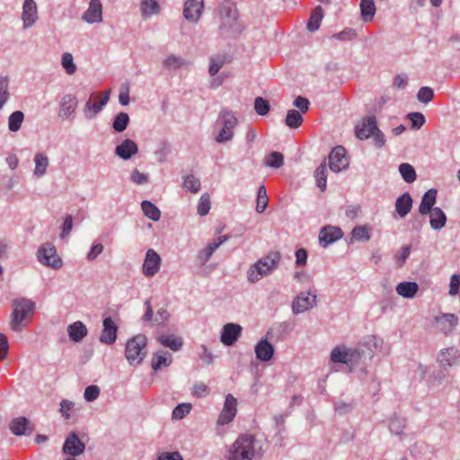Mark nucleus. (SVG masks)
Masks as SVG:
<instances>
[{"label":"nucleus","mask_w":460,"mask_h":460,"mask_svg":"<svg viewBox=\"0 0 460 460\" xmlns=\"http://www.w3.org/2000/svg\"><path fill=\"white\" fill-rule=\"evenodd\" d=\"M85 450V445L75 432H70L65 439L62 451L70 456H78Z\"/></svg>","instance_id":"nucleus-12"},{"label":"nucleus","mask_w":460,"mask_h":460,"mask_svg":"<svg viewBox=\"0 0 460 460\" xmlns=\"http://www.w3.org/2000/svg\"><path fill=\"white\" fill-rule=\"evenodd\" d=\"M302 114L296 110H289L287 113L285 123L290 128H298L303 122Z\"/></svg>","instance_id":"nucleus-44"},{"label":"nucleus","mask_w":460,"mask_h":460,"mask_svg":"<svg viewBox=\"0 0 460 460\" xmlns=\"http://www.w3.org/2000/svg\"><path fill=\"white\" fill-rule=\"evenodd\" d=\"M437 190L429 189L428 191L424 193L421 199L420 205L419 207V212L421 215H427L429 211L432 210L435 207L436 199H437Z\"/></svg>","instance_id":"nucleus-29"},{"label":"nucleus","mask_w":460,"mask_h":460,"mask_svg":"<svg viewBox=\"0 0 460 460\" xmlns=\"http://www.w3.org/2000/svg\"><path fill=\"white\" fill-rule=\"evenodd\" d=\"M406 420L404 418L394 416L389 420V429L394 435H401L405 429Z\"/></svg>","instance_id":"nucleus-46"},{"label":"nucleus","mask_w":460,"mask_h":460,"mask_svg":"<svg viewBox=\"0 0 460 460\" xmlns=\"http://www.w3.org/2000/svg\"><path fill=\"white\" fill-rule=\"evenodd\" d=\"M254 109L259 115L264 116L270 111V103L262 97H257L254 101Z\"/></svg>","instance_id":"nucleus-60"},{"label":"nucleus","mask_w":460,"mask_h":460,"mask_svg":"<svg viewBox=\"0 0 460 460\" xmlns=\"http://www.w3.org/2000/svg\"><path fill=\"white\" fill-rule=\"evenodd\" d=\"M34 162H35V169H34V175L36 177H42L46 174L47 169L49 167V158L48 156L43 153H38L34 156Z\"/></svg>","instance_id":"nucleus-36"},{"label":"nucleus","mask_w":460,"mask_h":460,"mask_svg":"<svg viewBox=\"0 0 460 460\" xmlns=\"http://www.w3.org/2000/svg\"><path fill=\"white\" fill-rule=\"evenodd\" d=\"M158 341L164 347L170 348L173 351H178L181 349L183 341L181 338L174 335L163 334L158 338Z\"/></svg>","instance_id":"nucleus-35"},{"label":"nucleus","mask_w":460,"mask_h":460,"mask_svg":"<svg viewBox=\"0 0 460 460\" xmlns=\"http://www.w3.org/2000/svg\"><path fill=\"white\" fill-rule=\"evenodd\" d=\"M103 328L100 335V341L103 344L111 345L117 340L118 326L111 317L103 319Z\"/></svg>","instance_id":"nucleus-20"},{"label":"nucleus","mask_w":460,"mask_h":460,"mask_svg":"<svg viewBox=\"0 0 460 460\" xmlns=\"http://www.w3.org/2000/svg\"><path fill=\"white\" fill-rule=\"evenodd\" d=\"M314 178L318 188L324 191L327 182V167L325 164H321L314 171Z\"/></svg>","instance_id":"nucleus-43"},{"label":"nucleus","mask_w":460,"mask_h":460,"mask_svg":"<svg viewBox=\"0 0 460 460\" xmlns=\"http://www.w3.org/2000/svg\"><path fill=\"white\" fill-rule=\"evenodd\" d=\"M160 11V5L156 0H142L140 4L141 16L144 19L150 18L157 14Z\"/></svg>","instance_id":"nucleus-33"},{"label":"nucleus","mask_w":460,"mask_h":460,"mask_svg":"<svg viewBox=\"0 0 460 460\" xmlns=\"http://www.w3.org/2000/svg\"><path fill=\"white\" fill-rule=\"evenodd\" d=\"M130 180L137 185H143L148 182L149 176L147 173L141 172L137 169H135L131 173Z\"/></svg>","instance_id":"nucleus-64"},{"label":"nucleus","mask_w":460,"mask_h":460,"mask_svg":"<svg viewBox=\"0 0 460 460\" xmlns=\"http://www.w3.org/2000/svg\"><path fill=\"white\" fill-rule=\"evenodd\" d=\"M316 305V296L310 293L301 292L292 303L294 314H302Z\"/></svg>","instance_id":"nucleus-15"},{"label":"nucleus","mask_w":460,"mask_h":460,"mask_svg":"<svg viewBox=\"0 0 460 460\" xmlns=\"http://www.w3.org/2000/svg\"><path fill=\"white\" fill-rule=\"evenodd\" d=\"M24 119V114L21 111H13L8 117V128L12 132L18 131Z\"/></svg>","instance_id":"nucleus-41"},{"label":"nucleus","mask_w":460,"mask_h":460,"mask_svg":"<svg viewBox=\"0 0 460 460\" xmlns=\"http://www.w3.org/2000/svg\"><path fill=\"white\" fill-rule=\"evenodd\" d=\"M183 187L192 193H197L200 190V181L193 174H190L183 179Z\"/></svg>","instance_id":"nucleus-53"},{"label":"nucleus","mask_w":460,"mask_h":460,"mask_svg":"<svg viewBox=\"0 0 460 460\" xmlns=\"http://www.w3.org/2000/svg\"><path fill=\"white\" fill-rule=\"evenodd\" d=\"M38 19L39 15L36 2L34 0H23L22 12L23 29L26 30L32 27Z\"/></svg>","instance_id":"nucleus-13"},{"label":"nucleus","mask_w":460,"mask_h":460,"mask_svg":"<svg viewBox=\"0 0 460 460\" xmlns=\"http://www.w3.org/2000/svg\"><path fill=\"white\" fill-rule=\"evenodd\" d=\"M264 442L254 436H239L227 450V460H258L263 456Z\"/></svg>","instance_id":"nucleus-2"},{"label":"nucleus","mask_w":460,"mask_h":460,"mask_svg":"<svg viewBox=\"0 0 460 460\" xmlns=\"http://www.w3.org/2000/svg\"><path fill=\"white\" fill-rule=\"evenodd\" d=\"M412 198L409 192L399 196L395 201V211L401 218L405 217L412 208Z\"/></svg>","instance_id":"nucleus-28"},{"label":"nucleus","mask_w":460,"mask_h":460,"mask_svg":"<svg viewBox=\"0 0 460 460\" xmlns=\"http://www.w3.org/2000/svg\"><path fill=\"white\" fill-rule=\"evenodd\" d=\"M161 257L153 249H149L146 253V258L142 266L143 274L146 277L155 276L160 270Z\"/></svg>","instance_id":"nucleus-14"},{"label":"nucleus","mask_w":460,"mask_h":460,"mask_svg":"<svg viewBox=\"0 0 460 460\" xmlns=\"http://www.w3.org/2000/svg\"><path fill=\"white\" fill-rule=\"evenodd\" d=\"M78 104L75 95L67 93L65 94L59 102L58 116L61 118L70 119L74 116Z\"/></svg>","instance_id":"nucleus-21"},{"label":"nucleus","mask_w":460,"mask_h":460,"mask_svg":"<svg viewBox=\"0 0 460 460\" xmlns=\"http://www.w3.org/2000/svg\"><path fill=\"white\" fill-rule=\"evenodd\" d=\"M110 100V91L104 93L102 98L98 102H92L91 99H89L83 109V112L84 115V118L87 119H93L96 117L98 113H100L104 106L108 103Z\"/></svg>","instance_id":"nucleus-18"},{"label":"nucleus","mask_w":460,"mask_h":460,"mask_svg":"<svg viewBox=\"0 0 460 460\" xmlns=\"http://www.w3.org/2000/svg\"><path fill=\"white\" fill-rule=\"evenodd\" d=\"M12 307L10 326L13 331L21 332L26 325V320L34 314L36 305L31 299L22 297L14 299Z\"/></svg>","instance_id":"nucleus-4"},{"label":"nucleus","mask_w":460,"mask_h":460,"mask_svg":"<svg viewBox=\"0 0 460 460\" xmlns=\"http://www.w3.org/2000/svg\"><path fill=\"white\" fill-rule=\"evenodd\" d=\"M138 151L137 145L131 139H125L116 146L115 154L123 160H128Z\"/></svg>","instance_id":"nucleus-27"},{"label":"nucleus","mask_w":460,"mask_h":460,"mask_svg":"<svg viewBox=\"0 0 460 460\" xmlns=\"http://www.w3.org/2000/svg\"><path fill=\"white\" fill-rule=\"evenodd\" d=\"M418 285L415 282L405 281L396 286V292L405 298H412L418 291Z\"/></svg>","instance_id":"nucleus-34"},{"label":"nucleus","mask_w":460,"mask_h":460,"mask_svg":"<svg viewBox=\"0 0 460 460\" xmlns=\"http://www.w3.org/2000/svg\"><path fill=\"white\" fill-rule=\"evenodd\" d=\"M217 123L221 129L216 137L217 143H225L232 140L234 130L238 124L235 115L228 110H222L219 113Z\"/></svg>","instance_id":"nucleus-7"},{"label":"nucleus","mask_w":460,"mask_h":460,"mask_svg":"<svg viewBox=\"0 0 460 460\" xmlns=\"http://www.w3.org/2000/svg\"><path fill=\"white\" fill-rule=\"evenodd\" d=\"M82 19L89 24L100 23L102 22V4L100 0H90L87 10L84 13Z\"/></svg>","instance_id":"nucleus-19"},{"label":"nucleus","mask_w":460,"mask_h":460,"mask_svg":"<svg viewBox=\"0 0 460 460\" xmlns=\"http://www.w3.org/2000/svg\"><path fill=\"white\" fill-rule=\"evenodd\" d=\"M190 403H180L173 409L172 417L175 420H181L190 411Z\"/></svg>","instance_id":"nucleus-57"},{"label":"nucleus","mask_w":460,"mask_h":460,"mask_svg":"<svg viewBox=\"0 0 460 460\" xmlns=\"http://www.w3.org/2000/svg\"><path fill=\"white\" fill-rule=\"evenodd\" d=\"M186 65L184 58L175 55H169L163 62L164 68L168 70H177Z\"/></svg>","instance_id":"nucleus-40"},{"label":"nucleus","mask_w":460,"mask_h":460,"mask_svg":"<svg viewBox=\"0 0 460 460\" xmlns=\"http://www.w3.org/2000/svg\"><path fill=\"white\" fill-rule=\"evenodd\" d=\"M216 18L219 22L217 33L222 39H234L243 31L236 4L232 0H224L219 4Z\"/></svg>","instance_id":"nucleus-1"},{"label":"nucleus","mask_w":460,"mask_h":460,"mask_svg":"<svg viewBox=\"0 0 460 460\" xmlns=\"http://www.w3.org/2000/svg\"><path fill=\"white\" fill-rule=\"evenodd\" d=\"M351 238L357 241H368L370 239V229L367 226H358L351 231Z\"/></svg>","instance_id":"nucleus-49"},{"label":"nucleus","mask_w":460,"mask_h":460,"mask_svg":"<svg viewBox=\"0 0 460 460\" xmlns=\"http://www.w3.org/2000/svg\"><path fill=\"white\" fill-rule=\"evenodd\" d=\"M281 255L279 252H270L252 264L247 270V279L256 283L263 277L271 274L279 265Z\"/></svg>","instance_id":"nucleus-3"},{"label":"nucleus","mask_w":460,"mask_h":460,"mask_svg":"<svg viewBox=\"0 0 460 460\" xmlns=\"http://www.w3.org/2000/svg\"><path fill=\"white\" fill-rule=\"evenodd\" d=\"M361 16L364 22H371L376 13L374 0H361L360 2Z\"/></svg>","instance_id":"nucleus-38"},{"label":"nucleus","mask_w":460,"mask_h":460,"mask_svg":"<svg viewBox=\"0 0 460 460\" xmlns=\"http://www.w3.org/2000/svg\"><path fill=\"white\" fill-rule=\"evenodd\" d=\"M460 358V351L455 347L443 349L438 354L437 360L442 367L457 365Z\"/></svg>","instance_id":"nucleus-22"},{"label":"nucleus","mask_w":460,"mask_h":460,"mask_svg":"<svg viewBox=\"0 0 460 460\" xmlns=\"http://www.w3.org/2000/svg\"><path fill=\"white\" fill-rule=\"evenodd\" d=\"M67 333L71 341L78 342L87 335V328L84 323L77 321L68 325Z\"/></svg>","instance_id":"nucleus-30"},{"label":"nucleus","mask_w":460,"mask_h":460,"mask_svg":"<svg viewBox=\"0 0 460 460\" xmlns=\"http://www.w3.org/2000/svg\"><path fill=\"white\" fill-rule=\"evenodd\" d=\"M61 64L68 75H73L74 73H75L76 66L74 63L72 54L68 52L64 53L61 58Z\"/></svg>","instance_id":"nucleus-56"},{"label":"nucleus","mask_w":460,"mask_h":460,"mask_svg":"<svg viewBox=\"0 0 460 460\" xmlns=\"http://www.w3.org/2000/svg\"><path fill=\"white\" fill-rule=\"evenodd\" d=\"M203 0H186L183 8V16L190 22H197L203 12Z\"/></svg>","instance_id":"nucleus-17"},{"label":"nucleus","mask_w":460,"mask_h":460,"mask_svg":"<svg viewBox=\"0 0 460 460\" xmlns=\"http://www.w3.org/2000/svg\"><path fill=\"white\" fill-rule=\"evenodd\" d=\"M399 172L407 183H412L416 180V172L413 166L410 164L403 163L399 165Z\"/></svg>","instance_id":"nucleus-42"},{"label":"nucleus","mask_w":460,"mask_h":460,"mask_svg":"<svg viewBox=\"0 0 460 460\" xmlns=\"http://www.w3.org/2000/svg\"><path fill=\"white\" fill-rule=\"evenodd\" d=\"M254 351L258 359L267 362L273 357L274 347L267 339H261L255 345Z\"/></svg>","instance_id":"nucleus-26"},{"label":"nucleus","mask_w":460,"mask_h":460,"mask_svg":"<svg viewBox=\"0 0 460 460\" xmlns=\"http://www.w3.org/2000/svg\"><path fill=\"white\" fill-rule=\"evenodd\" d=\"M9 429L15 436H29L32 433L33 427L25 417H17L10 421Z\"/></svg>","instance_id":"nucleus-24"},{"label":"nucleus","mask_w":460,"mask_h":460,"mask_svg":"<svg viewBox=\"0 0 460 460\" xmlns=\"http://www.w3.org/2000/svg\"><path fill=\"white\" fill-rule=\"evenodd\" d=\"M323 18V8L320 5H318L312 12L310 19L307 22L308 31L311 32L317 31L320 27Z\"/></svg>","instance_id":"nucleus-37"},{"label":"nucleus","mask_w":460,"mask_h":460,"mask_svg":"<svg viewBox=\"0 0 460 460\" xmlns=\"http://www.w3.org/2000/svg\"><path fill=\"white\" fill-rule=\"evenodd\" d=\"M242 326L228 323L225 324L221 330L220 341L226 346H233L242 334Z\"/></svg>","instance_id":"nucleus-16"},{"label":"nucleus","mask_w":460,"mask_h":460,"mask_svg":"<svg viewBox=\"0 0 460 460\" xmlns=\"http://www.w3.org/2000/svg\"><path fill=\"white\" fill-rule=\"evenodd\" d=\"M59 405V411L62 414V417L65 420H69L71 417L69 411L74 409L75 403L70 400L64 399L60 402Z\"/></svg>","instance_id":"nucleus-63"},{"label":"nucleus","mask_w":460,"mask_h":460,"mask_svg":"<svg viewBox=\"0 0 460 460\" xmlns=\"http://www.w3.org/2000/svg\"><path fill=\"white\" fill-rule=\"evenodd\" d=\"M349 166L346 150L341 146L334 147L329 155V167L332 171L339 172Z\"/></svg>","instance_id":"nucleus-10"},{"label":"nucleus","mask_w":460,"mask_h":460,"mask_svg":"<svg viewBox=\"0 0 460 460\" xmlns=\"http://www.w3.org/2000/svg\"><path fill=\"white\" fill-rule=\"evenodd\" d=\"M227 240V235H222L209 243L207 247L199 252L197 255V262L201 266L205 265L216 252V250Z\"/></svg>","instance_id":"nucleus-23"},{"label":"nucleus","mask_w":460,"mask_h":460,"mask_svg":"<svg viewBox=\"0 0 460 460\" xmlns=\"http://www.w3.org/2000/svg\"><path fill=\"white\" fill-rule=\"evenodd\" d=\"M129 123V116L126 112L118 113L113 120L112 128L116 132L124 131Z\"/></svg>","instance_id":"nucleus-47"},{"label":"nucleus","mask_w":460,"mask_h":460,"mask_svg":"<svg viewBox=\"0 0 460 460\" xmlns=\"http://www.w3.org/2000/svg\"><path fill=\"white\" fill-rule=\"evenodd\" d=\"M172 354L165 350L157 351L152 360V368L155 371L159 370L162 367H168L172 364Z\"/></svg>","instance_id":"nucleus-32"},{"label":"nucleus","mask_w":460,"mask_h":460,"mask_svg":"<svg viewBox=\"0 0 460 460\" xmlns=\"http://www.w3.org/2000/svg\"><path fill=\"white\" fill-rule=\"evenodd\" d=\"M274 421H275V425H276L275 437L277 438L279 445H281L282 441L284 440V434L286 432L285 415L279 414V415L274 416Z\"/></svg>","instance_id":"nucleus-50"},{"label":"nucleus","mask_w":460,"mask_h":460,"mask_svg":"<svg viewBox=\"0 0 460 460\" xmlns=\"http://www.w3.org/2000/svg\"><path fill=\"white\" fill-rule=\"evenodd\" d=\"M10 98L9 80L7 76H0V111Z\"/></svg>","instance_id":"nucleus-48"},{"label":"nucleus","mask_w":460,"mask_h":460,"mask_svg":"<svg viewBox=\"0 0 460 460\" xmlns=\"http://www.w3.org/2000/svg\"><path fill=\"white\" fill-rule=\"evenodd\" d=\"M428 214H429V224L432 229L440 230L446 226L447 216L440 208L435 207Z\"/></svg>","instance_id":"nucleus-31"},{"label":"nucleus","mask_w":460,"mask_h":460,"mask_svg":"<svg viewBox=\"0 0 460 460\" xmlns=\"http://www.w3.org/2000/svg\"><path fill=\"white\" fill-rule=\"evenodd\" d=\"M146 338L138 334L129 339L125 347V357L130 366H137L146 357Z\"/></svg>","instance_id":"nucleus-6"},{"label":"nucleus","mask_w":460,"mask_h":460,"mask_svg":"<svg viewBox=\"0 0 460 460\" xmlns=\"http://www.w3.org/2000/svg\"><path fill=\"white\" fill-rule=\"evenodd\" d=\"M434 97V92L430 87L423 86L420 88L417 93V99L420 102L428 103Z\"/></svg>","instance_id":"nucleus-58"},{"label":"nucleus","mask_w":460,"mask_h":460,"mask_svg":"<svg viewBox=\"0 0 460 460\" xmlns=\"http://www.w3.org/2000/svg\"><path fill=\"white\" fill-rule=\"evenodd\" d=\"M100 394V388L97 385H92L85 388L84 397L86 402L95 401Z\"/></svg>","instance_id":"nucleus-62"},{"label":"nucleus","mask_w":460,"mask_h":460,"mask_svg":"<svg viewBox=\"0 0 460 460\" xmlns=\"http://www.w3.org/2000/svg\"><path fill=\"white\" fill-rule=\"evenodd\" d=\"M141 208L146 217L153 221H158L161 217L159 208L151 201L144 200L141 203Z\"/></svg>","instance_id":"nucleus-39"},{"label":"nucleus","mask_w":460,"mask_h":460,"mask_svg":"<svg viewBox=\"0 0 460 460\" xmlns=\"http://www.w3.org/2000/svg\"><path fill=\"white\" fill-rule=\"evenodd\" d=\"M295 327V323L293 322L286 321L279 323L274 327V331L277 332L278 336H285L290 333Z\"/></svg>","instance_id":"nucleus-59"},{"label":"nucleus","mask_w":460,"mask_h":460,"mask_svg":"<svg viewBox=\"0 0 460 460\" xmlns=\"http://www.w3.org/2000/svg\"><path fill=\"white\" fill-rule=\"evenodd\" d=\"M37 257L39 261L52 269H60L63 261L57 254L55 246L50 243H43L38 250Z\"/></svg>","instance_id":"nucleus-8"},{"label":"nucleus","mask_w":460,"mask_h":460,"mask_svg":"<svg viewBox=\"0 0 460 460\" xmlns=\"http://www.w3.org/2000/svg\"><path fill=\"white\" fill-rule=\"evenodd\" d=\"M264 163L269 167L279 169L284 164V156L281 153L273 151L265 157Z\"/></svg>","instance_id":"nucleus-45"},{"label":"nucleus","mask_w":460,"mask_h":460,"mask_svg":"<svg viewBox=\"0 0 460 460\" xmlns=\"http://www.w3.org/2000/svg\"><path fill=\"white\" fill-rule=\"evenodd\" d=\"M341 237L342 232L339 227L328 226L321 229L319 234V242L320 244L325 248Z\"/></svg>","instance_id":"nucleus-25"},{"label":"nucleus","mask_w":460,"mask_h":460,"mask_svg":"<svg viewBox=\"0 0 460 460\" xmlns=\"http://www.w3.org/2000/svg\"><path fill=\"white\" fill-rule=\"evenodd\" d=\"M437 329L446 336L451 335L458 325V317L450 313H442L434 318Z\"/></svg>","instance_id":"nucleus-9"},{"label":"nucleus","mask_w":460,"mask_h":460,"mask_svg":"<svg viewBox=\"0 0 460 460\" xmlns=\"http://www.w3.org/2000/svg\"><path fill=\"white\" fill-rule=\"evenodd\" d=\"M407 118L411 122V127L414 128H420L425 123V117L421 112H411Z\"/></svg>","instance_id":"nucleus-61"},{"label":"nucleus","mask_w":460,"mask_h":460,"mask_svg":"<svg viewBox=\"0 0 460 460\" xmlns=\"http://www.w3.org/2000/svg\"><path fill=\"white\" fill-rule=\"evenodd\" d=\"M226 63L225 56H214L210 58L208 73L211 76L216 75Z\"/></svg>","instance_id":"nucleus-51"},{"label":"nucleus","mask_w":460,"mask_h":460,"mask_svg":"<svg viewBox=\"0 0 460 460\" xmlns=\"http://www.w3.org/2000/svg\"><path fill=\"white\" fill-rule=\"evenodd\" d=\"M268 196L265 186L261 185L258 189L257 192V205L256 211L258 213H262L268 205Z\"/></svg>","instance_id":"nucleus-52"},{"label":"nucleus","mask_w":460,"mask_h":460,"mask_svg":"<svg viewBox=\"0 0 460 460\" xmlns=\"http://www.w3.org/2000/svg\"><path fill=\"white\" fill-rule=\"evenodd\" d=\"M356 137L360 140L373 137L376 146L382 147L385 143V137L383 132L377 128L376 119L375 116L365 118L361 123L357 125L355 128Z\"/></svg>","instance_id":"nucleus-5"},{"label":"nucleus","mask_w":460,"mask_h":460,"mask_svg":"<svg viewBox=\"0 0 460 460\" xmlns=\"http://www.w3.org/2000/svg\"><path fill=\"white\" fill-rule=\"evenodd\" d=\"M237 400L231 394H228L226 396L224 407L217 419V424L224 426L230 423L235 417L237 412Z\"/></svg>","instance_id":"nucleus-11"},{"label":"nucleus","mask_w":460,"mask_h":460,"mask_svg":"<svg viewBox=\"0 0 460 460\" xmlns=\"http://www.w3.org/2000/svg\"><path fill=\"white\" fill-rule=\"evenodd\" d=\"M210 208V197L208 193H203L199 198L197 212L199 216L204 217L208 214Z\"/></svg>","instance_id":"nucleus-54"},{"label":"nucleus","mask_w":460,"mask_h":460,"mask_svg":"<svg viewBox=\"0 0 460 460\" xmlns=\"http://www.w3.org/2000/svg\"><path fill=\"white\" fill-rule=\"evenodd\" d=\"M347 349L345 347H336L332 350L331 360L334 363H347Z\"/></svg>","instance_id":"nucleus-55"}]
</instances>
